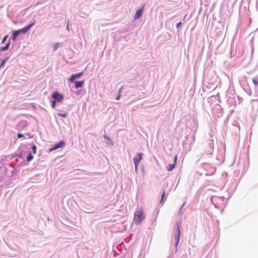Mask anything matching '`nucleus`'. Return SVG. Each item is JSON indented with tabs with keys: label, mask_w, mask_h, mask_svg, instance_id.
<instances>
[{
	"label": "nucleus",
	"mask_w": 258,
	"mask_h": 258,
	"mask_svg": "<svg viewBox=\"0 0 258 258\" xmlns=\"http://www.w3.org/2000/svg\"><path fill=\"white\" fill-rule=\"evenodd\" d=\"M35 23V21L33 22L22 29L14 31L12 33V40L13 41H15L16 40L17 37L21 33L26 34L34 25Z\"/></svg>",
	"instance_id": "obj_1"
},
{
	"label": "nucleus",
	"mask_w": 258,
	"mask_h": 258,
	"mask_svg": "<svg viewBox=\"0 0 258 258\" xmlns=\"http://www.w3.org/2000/svg\"><path fill=\"white\" fill-rule=\"evenodd\" d=\"M17 136H18V138L20 139L21 138H23L24 137V135L21 133H18L17 135Z\"/></svg>",
	"instance_id": "obj_27"
},
{
	"label": "nucleus",
	"mask_w": 258,
	"mask_h": 258,
	"mask_svg": "<svg viewBox=\"0 0 258 258\" xmlns=\"http://www.w3.org/2000/svg\"><path fill=\"white\" fill-rule=\"evenodd\" d=\"M128 29H129V26H125L124 27L120 29L119 31H120V33H125L127 31H128Z\"/></svg>",
	"instance_id": "obj_16"
},
{
	"label": "nucleus",
	"mask_w": 258,
	"mask_h": 258,
	"mask_svg": "<svg viewBox=\"0 0 258 258\" xmlns=\"http://www.w3.org/2000/svg\"><path fill=\"white\" fill-rule=\"evenodd\" d=\"M9 58V57H8L6 59L2 60L1 63L0 64V69L4 67L5 63L7 61Z\"/></svg>",
	"instance_id": "obj_18"
},
{
	"label": "nucleus",
	"mask_w": 258,
	"mask_h": 258,
	"mask_svg": "<svg viewBox=\"0 0 258 258\" xmlns=\"http://www.w3.org/2000/svg\"><path fill=\"white\" fill-rule=\"evenodd\" d=\"M219 199V197H215V196H213L211 198V201L216 208H218V206L215 203V202H216L217 201V200H218Z\"/></svg>",
	"instance_id": "obj_13"
},
{
	"label": "nucleus",
	"mask_w": 258,
	"mask_h": 258,
	"mask_svg": "<svg viewBox=\"0 0 258 258\" xmlns=\"http://www.w3.org/2000/svg\"><path fill=\"white\" fill-rule=\"evenodd\" d=\"M185 205V203H183V204L181 205L180 209L179 210V211H178V215H181L182 214V209L183 208V207L184 206V205Z\"/></svg>",
	"instance_id": "obj_19"
},
{
	"label": "nucleus",
	"mask_w": 258,
	"mask_h": 258,
	"mask_svg": "<svg viewBox=\"0 0 258 258\" xmlns=\"http://www.w3.org/2000/svg\"><path fill=\"white\" fill-rule=\"evenodd\" d=\"M143 154L141 153H139L137 154V156L133 158V161L135 164V165H137V164H139L141 160L142 159Z\"/></svg>",
	"instance_id": "obj_8"
},
{
	"label": "nucleus",
	"mask_w": 258,
	"mask_h": 258,
	"mask_svg": "<svg viewBox=\"0 0 258 258\" xmlns=\"http://www.w3.org/2000/svg\"><path fill=\"white\" fill-rule=\"evenodd\" d=\"M65 142L63 141H61L58 143L55 144L52 147L49 149V152H52L57 149L62 148L65 146Z\"/></svg>",
	"instance_id": "obj_7"
},
{
	"label": "nucleus",
	"mask_w": 258,
	"mask_h": 258,
	"mask_svg": "<svg viewBox=\"0 0 258 258\" xmlns=\"http://www.w3.org/2000/svg\"><path fill=\"white\" fill-rule=\"evenodd\" d=\"M139 164H137V165H135V171L137 172L138 170V166Z\"/></svg>",
	"instance_id": "obj_30"
},
{
	"label": "nucleus",
	"mask_w": 258,
	"mask_h": 258,
	"mask_svg": "<svg viewBox=\"0 0 258 258\" xmlns=\"http://www.w3.org/2000/svg\"><path fill=\"white\" fill-rule=\"evenodd\" d=\"M74 82H75V88L76 89H78L82 86V85L84 83V81L83 80V81H76Z\"/></svg>",
	"instance_id": "obj_12"
},
{
	"label": "nucleus",
	"mask_w": 258,
	"mask_h": 258,
	"mask_svg": "<svg viewBox=\"0 0 258 258\" xmlns=\"http://www.w3.org/2000/svg\"><path fill=\"white\" fill-rule=\"evenodd\" d=\"M66 29H67L68 30H69L68 25H67Z\"/></svg>",
	"instance_id": "obj_32"
},
{
	"label": "nucleus",
	"mask_w": 258,
	"mask_h": 258,
	"mask_svg": "<svg viewBox=\"0 0 258 258\" xmlns=\"http://www.w3.org/2000/svg\"><path fill=\"white\" fill-rule=\"evenodd\" d=\"M58 115L62 117H66L67 116V113H58Z\"/></svg>",
	"instance_id": "obj_23"
},
{
	"label": "nucleus",
	"mask_w": 258,
	"mask_h": 258,
	"mask_svg": "<svg viewBox=\"0 0 258 258\" xmlns=\"http://www.w3.org/2000/svg\"><path fill=\"white\" fill-rule=\"evenodd\" d=\"M103 137H104V139H107V140L109 141V143H106V144L108 145H110V146H113V142L111 140L110 138L109 137H108L106 135H104L103 136Z\"/></svg>",
	"instance_id": "obj_15"
},
{
	"label": "nucleus",
	"mask_w": 258,
	"mask_h": 258,
	"mask_svg": "<svg viewBox=\"0 0 258 258\" xmlns=\"http://www.w3.org/2000/svg\"><path fill=\"white\" fill-rule=\"evenodd\" d=\"M145 7V5L141 8L139 9L137 11L134 16L135 19H139L142 15L143 11Z\"/></svg>",
	"instance_id": "obj_10"
},
{
	"label": "nucleus",
	"mask_w": 258,
	"mask_h": 258,
	"mask_svg": "<svg viewBox=\"0 0 258 258\" xmlns=\"http://www.w3.org/2000/svg\"><path fill=\"white\" fill-rule=\"evenodd\" d=\"M10 43H11V42H10V41L9 40V42L6 44L5 46L0 47V50L1 51H5L8 50L9 48V47H10Z\"/></svg>",
	"instance_id": "obj_14"
},
{
	"label": "nucleus",
	"mask_w": 258,
	"mask_h": 258,
	"mask_svg": "<svg viewBox=\"0 0 258 258\" xmlns=\"http://www.w3.org/2000/svg\"><path fill=\"white\" fill-rule=\"evenodd\" d=\"M58 44H59V43H57L53 45V50L54 51H56L58 47Z\"/></svg>",
	"instance_id": "obj_24"
},
{
	"label": "nucleus",
	"mask_w": 258,
	"mask_h": 258,
	"mask_svg": "<svg viewBox=\"0 0 258 258\" xmlns=\"http://www.w3.org/2000/svg\"><path fill=\"white\" fill-rule=\"evenodd\" d=\"M205 148V151L202 153L203 156L206 155H211L213 152L214 149V139H209L208 143L204 145Z\"/></svg>",
	"instance_id": "obj_2"
},
{
	"label": "nucleus",
	"mask_w": 258,
	"mask_h": 258,
	"mask_svg": "<svg viewBox=\"0 0 258 258\" xmlns=\"http://www.w3.org/2000/svg\"><path fill=\"white\" fill-rule=\"evenodd\" d=\"M36 149H37V147L35 145H33L32 146V151H33V154H36Z\"/></svg>",
	"instance_id": "obj_21"
},
{
	"label": "nucleus",
	"mask_w": 258,
	"mask_h": 258,
	"mask_svg": "<svg viewBox=\"0 0 258 258\" xmlns=\"http://www.w3.org/2000/svg\"><path fill=\"white\" fill-rule=\"evenodd\" d=\"M191 137L192 138V141L194 142V141H195V137L191 136Z\"/></svg>",
	"instance_id": "obj_31"
},
{
	"label": "nucleus",
	"mask_w": 258,
	"mask_h": 258,
	"mask_svg": "<svg viewBox=\"0 0 258 258\" xmlns=\"http://www.w3.org/2000/svg\"><path fill=\"white\" fill-rule=\"evenodd\" d=\"M52 98L53 100L60 102L63 99V96L57 91H54L52 94Z\"/></svg>",
	"instance_id": "obj_6"
},
{
	"label": "nucleus",
	"mask_w": 258,
	"mask_h": 258,
	"mask_svg": "<svg viewBox=\"0 0 258 258\" xmlns=\"http://www.w3.org/2000/svg\"><path fill=\"white\" fill-rule=\"evenodd\" d=\"M252 82H253V83H254V85H258V81L256 79L253 78L252 79Z\"/></svg>",
	"instance_id": "obj_25"
},
{
	"label": "nucleus",
	"mask_w": 258,
	"mask_h": 258,
	"mask_svg": "<svg viewBox=\"0 0 258 258\" xmlns=\"http://www.w3.org/2000/svg\"><path fill=\"white\" fill-rule=\"evenodd\" d=\"M51 102V107H52V108L54 109L55 108L56 101H55L53 100Z\"/></svg>",
	"instance_id": "obj_22"
},
{
	"label": "nucleus",
	"mask_w": 258,
	"mask_h": 258,
	"mask_svg": "<svg viewBox=\"0 0 258 258\" xmlns=\"http://www.w3.org/2000/svg\"><path fill=\"white\" fill-rule=\"evenodd\" d=\"M181 225V222L180 221L176 222L175 225V229L174 231V239L175 241V247H176L179 243L180 235V231L179 227Z\"/></svg>",
	"instance_id": "obj_4"
},
{
	"label": "nucleus",
	"mask_w": 258,
	"mask_h": 258,
	"mask_svg": "<svg viewBox=\"0 0 258 258\" xmlns=\"http://www.w3.org/2000/svg\"><path fill=\"white\" fill-rule=\"evenodd\" d=\"M203 167L207 171V172L205 173L206 175L214 174L216 170V167L207 163L203 164Z\"/></svg>",
	"instance_id": "obj_5"
},
{
	"label": "nucleus",
	"mask_w": 258,
	"mask_h": 258,
	"mask_svg": "<svg viewBox=\"0 0 258 258\" xmlns=\"http://www.w3.org/2000/svg\"><path fill=\"white\" fill-rule=\"evenodd\" d=\"M164 195H165V192H164L162 195V198H161V203L163 202V199H164Z\"/></svg>",
	"instance_id": "obj_29"
},
{
	"label": "nucleus",
	"mask_w": 258,
	"mask_h": 258,
	"mask_svg": "<svg viewBox=\"0 0 258 258\" xmlns=\"http://www.w3.org/2000/svg\"><path fill=\"white\" fill-rule=\"evenodd\" d=\"M176 160H177V156H175L174 157V163L173 164H169L168 166L167 167V170L169 171H172L173 168H174L175 164L176 163Z\"/></svg>",
	"instance_id": "obj_11"
},
{
	"label": "nucleus",
	"mask_w": 258,
	"mask_h": 258,
	"mask_svg": "<svg viewBox=\"0 0 258 258\" xmlns=\"http://www.w3.org/2000/svg\"><path fill=\"white\" fill-rule=\"evenodd\" d=\"M181 24H182V23H181V22H179L177 23L176 24V28H179V27L180 26V25H181Z\"/></svg>",
	"instance_id": "obj_28"
},
{
	"label": "nucleus",
	"mask_w": 258,
	"mask_h": 258,
	"mask_svg": "<svg viewBox=\"0 0 258 258\" xmlns=\"http://www.w3.org/2000/svg\"><path fill=\"white\" fill-rule=\"evenodd\" d=\"M123 88V86H121L120 87V88L119 89V92H118V95L117 96V97H116V100H119L120 98V92H121V90Z\"/></svg>",
	"instance_id": "obj_20"
},
{
	"label": "nucleus",
	"mask_w": 258,
	"mask_h": 258,
	"mask_svg": "<svg viewBox=\"0 0 258 258\" xmlns=\"http://www.w3.org/2000/svg\"><path fill=\"white\" fill-rule=\"evenodd\" d=\"M8 37V35H6L4 37V38L2 40V43H4L5 42V41L7 40V39Z\"/></svg>",
	"instance_id": "obj_26"
},
{
	"label": "nucleus",
	"mask_w": 258,
	"mask_h": 258,
	"mask_svg": "<svg viewBox=\"0 0 258 258\" xmlns=\"http://www.w3.org/2000/svg\"><path fill=\"white\" fill-rule=\"evenodd\" d=\"M33 159V155H32L31 153V152H29V153L28 154L27 157V161L28 162H30L31 161L32 159Z\"/></svg>",
	"instance_id": "obj_17"
},
{
	"label": "nucleus",
	"mask_w": 258,
	"mask_h": 258,
	"mask_svg": "<svg viewBox=\"0 0 258 258\" xmlns=\"http://www.w3.org/2000/svg\"><path fill=\"white\" fill-rule=\"evenodd\" d=\"M82 75H83L82 72L81 73H79L72 74L71 75V78H70L69 80L71 82H75V81L76 79L79 78L81 76H82Z\"/></svg>",
	"instance_id": "obj_9"
},
{
	"label": "nucleus",
	"mask_w": 258,
	"mask_h": 258,
	"mask_svg": "<svg viewBox=\"0 0 258 258\" xmlns=\"http://www.w3.org/2000/svg\"><path fill=\"white\" fill-rule=\"evenodd\" d=\"M145 218L143 215V212L142 209L138 208L135 212L134 214V222L135 224L138 225L142 222Z\"/></svg>",
	"instance_id": "obj_3"
}]
</instances>
